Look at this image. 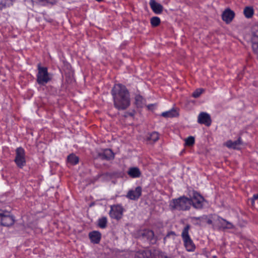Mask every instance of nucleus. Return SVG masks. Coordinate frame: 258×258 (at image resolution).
<instances>
[{"instance_id": "nucleus-39", "label": "nucleus", "mask_w": 258, "mask_h": 258, "mask_svg": "<svg viewBox=\"0 0 258 258\" xmlns=\"http://www.w3.org/2000/svg\"><path fill=\"white\" fill-rule=\"evenodd\" d=\"M96 1H97V2H101V1H102L103 0H96Z\"/></svg>"}, {"instance_id": "nucleus-1", "label": "nucleus", "mask_w": 258, "mask_h": 258, "mask_svg": "<svg viewBox=\"0 0 258 258\" xmlns=\"http://www.w3.org/2000/svg\"><path fill=\"white\" fill-rule=\"evenodd\" d=\"M111 94L115 108L124 110L130 106V94L124 85L120 84H115L111 90Z\"/></svg>"}, {"instance_id": "nucleus-21", "label": "nucleus", "mask_w": 258, "mask_h": 258, "mask_svg": "<svg viewBox=\"0 0 258 258\" xmlns=\"http://www.w3.org/2000/svg\"><path fill=\"white\" fill-rule=\"evenodd\" d=\"M127 173L133 178L139 177L141 175V172L138 167L130 168L127 171Z\"/></svg>"}, {"instance_id": "nucleus-28", "label": "nucleus", "mask_w": 258, "mask_h": 258, "mask_svg": "<svg viewBox=\"0 0 258 258\" xmlns=\"http://www.w3.org/2000/svg\"><path fill=\"white\" fill-rule=\"evenodd\" d=\"M160 23V19L158 17H153L151 19V24L153 27H157Z\"/></svg>"}, {"instance_id": "nucleus-31", "label": "nucleus", "mask_w": 258, "mask_h": 258, "mask_svg": "<svg viewBox=\"0 0 258 258\" xmlns=\"http://www.w3.org/2000/svg\"><path fill=\"white\" fill-rule=\"evenodd\" d=\"M175 234L174 232L171 231L169 232L166 236L164 238V242L166 243L168 241V238L171 237L172 239H173L175 238Z\"/></svg>"}, {"instance_id": "nucleus-30", "label": "nucleus", "mask_w": 258, "mask_h": 258, "mask_svg": "<svg viewBox=\"0 0 258 258\" xmlns=\"http://www.w3.org/2000/svg\"><path fill=\"white\" fill-rule=\"evenodd\" d=\"M204 91L203 89L199 88L196 90L192 93V96L194 98L199 97L201 94Z\"/></svg>"}, {"instance_id": "nucleus-27", "label": "nucleus", "mask_w": 258, "mask_h": 258, "mask_svg": "<svg viewBox=\"0 0 258 258\" xmlns=\"http://www.w3.org/2000/svg\"><path fill=\"white\" fill-rule=\"evenodd\" d=\"M107 222V218L105 217H102L98 220V226L101 228H104L106 227Z\"/></svg>"}, {"instance_id": "nucleus-24", "label": "nucleus", "mask_w": 258, "mask_h": 258, "mask_svg": "<svg viewBox=\"0 0 258 258\" xmlns=\"http://www.w3.org/2000/svg\"><path fill=\"white\" fill-rule=\"evenodd\" d=\"M79 157L74 154H71L68 157V162L72 165L77 164L79 162Z\"/></svg>"}, {"instance_id": "nucleus-11", "label": "nucleus", "mask_w": 258, "mask_h": 258, "mask_svg": "<svg viewBox=\"0 0 258 258\" xmlns=\"http://www.w3.org/2000/svg\"><path fill=\"white\" fill-rule=\"evenodd\" d=\"M142 194V187L138 186L135 190H130L127 194L126 197L132 200L138 199Z\"/></svg>"}, {"instance_id": "nucleus-37", "label": "nucleus", "mask_w": 258, "mask_h": 258, "mask_svg": "<svg viewBox=\"0 0 258 258\" xmlns=\"http://www.w3.org/2000/svg\"><path fill=\"white\" fill-rule=\"evenodd\" d=\"M6 7V5L3 3H0V10H2L3 8Z\"/></svg>"}, {"instance_id": "nucleus-18", "label": "nucleus", "mask_w": 258, "mask_h": 258, "mask_svg": "<svg viewBox=\"0 0 258 258\" xmlns=\"http://www.w3.org/2000/svg\"><path fill=\"white\" fill-rule=\"evenodd\" d=\"M89 236L92 243L98 244L100 241L101 235L99 232L94 231L89 233Z\"/></svg>"}, {"instance_id": "nucleus-3", "label": "nucleus", "mask_w": 258, "mask_h": 258, "mask_svg": "<svg viewBox=\"0 0 258 258\" xmlns=\"http://www.w3.org/2000/svg\"><path fill=\"white\" fill-rule=\"evenodd\" d=\"M189 229V225L188 224L186 225L182 232L181 237L184 243V247L186 250L190 252H193L195 250L196 247L188 234Z\"/></svg>"}, {"instance_id": "nucleus-17", "label": "nucleus", "mask_w": 258, "mask_h": 258, "mask_svg": "<svg viewBox=\"0 0 258 258\" xmlns=\"http://www.w3.org/2000/svg\"><path fill=\"white\" fill-rule=\"evenodd\" d=\"M217 217H218L213 215H210L208 216L204 215L202 218V223H207L208 224H212L213 222H214V224L213 225V228H215V222Z\"/></svg>"}, {"instance_id": "nucleus-36", "label": "nucleus", "mask_w": 258, "mask_h": 258, "mask_svg": "<svg viewBox=\"0 0 258 258\" xmlns=\"http://www.w3.org/2000/svg\"><path fill=\"white\" fill-rule=\"evenodd\" d=\"M202 216L201 217H193L192 219L194 220H198L201 223H202Z\"/></svg>"}, {"instance_id": "nucleus-32", "label": "nucleus", "mask_w": 258, "mask_h": 258, "mask_svg": "<svg viewBox=\"0 0 258 258\" xmlns=\"http://www.w3.org/2000/svg\"><path fill=\"white\" fill-rule=\"evenodd\" d=\"M154 255L155 256V258H167V256H165L163 253L162 252H160L158 251H155V253H154Z\"/></svg>"}, {"instance_id": "nucleus-14", "label": "nucleus", "mask_w": 258, "mask_h": 258, "mask_svg": "<svg viewBox=\"0 0 258 258\" xmlns=\"http://www.w3.org/2000/svg\"><path fill=\"white\" fill-rule=\"evenodd\" d=\"M149 5L152 11L156 14H160L163 10V7L155 0H150Z\"/></svg>"}, {"instance_id": "nucleus-16", "label": "nucleus", "mask_w": 258, "mask_h": 258, "mask_svg": "<svg viewBox=\"0 0 258 258\" xmlns=\"http://www.w3.org/2000/svg\"><path fill=\"white\" fill-rule=\"evenodd\" d=\"M98 156L102 159L108 160L114 158V154L111 150L106 149L102 152L99 153Z\"/></svg>"}, {"instance_id": "nucleus-22", "label": "nucleus", "mask_w": 258, "mask_h": 258, "mask_svg": "<svg viewBox=\"0 0 258 258\" xmlns=\"http://www.w3.org/2000/svg\"><path fill=\"white\" fill-rule=\"evenodd\" d=\"M135 103L138 107L142 108L146 104V100L142 96L138 95L135 97Z\"/></svg>"}, {"instance_id": "nucleus-7", "label": "nucleus", "mask_w": 258, "mask_h": 258, "mask_svg": "<svg viewBox=\"0 0 258 258\" xmlns=\"http://www.w3.org/2000/svg\"><path fill=\"white\" fill-rule=\"evenodd\" d=\"M215 227H217L219 229H233L234 227L231 222L218 217L215 222Z\"/></svg>"}, {"instance_id": "nucleus-8", "label": "nucleus", "mask_w": 258, "mask_h": 258, "mask_svg": "<svg viewBox=\"0 0 258 258\" xmlns=\"http://www.w3.org/2000/svg\"><path fill=\"white\" fill-rule=\"evenodd\" d=\"M190 199L192 201L191 205H192L195 208L201 209L203 207L204 199L199 193L194 192L192 198Z\"/></svg>"}, {"instance_id": "nucleus-13", "label": "nucleus", "mask_w": 258, "mask_h": 258, "mask_svg": "<svg viewBox=\"0 0 258 258\" xmlns=\"http://www.w3.org/2000/svg\"><path fill=\"white\" fill-rule=\"evenodd\" d=\"M235 16L234 12L229 9H226L223 13L222 19L226 23H229L233 19Z\"/></svg>"}, {"instance_id": "nucleus-26", "label": "nucleus", "mask_w": 258, "mask_h": 258, "mask_svg": "<svg viewBox=\"0 0 258 258\" xmlns=\"http://www.w3.org/2000/svg\"><path fill=\"white\" fill-rule=\"evenodd\" d=\"M148 140L152 141L153 142H156L159 139V135L157 132H153L147 137Z\"/></svg>"}, {"instance_id": "nucleus-25", "label": "nucleus", "mask_w": 258, "mask_h": 258, "mask_svg": "<svg viewBox=\"0 0 258 258\" xmlns=\"http://www.w3.org/2000/svg\"><path fill=\"white\" fill-rule=\"evenodd\" d=\"M244 14L246 18H250L253 15V10L251 7H246L244 10Z\"/></svg>"}, {"instance_id": "nucleus-19", "label": "nucleus", "mask_w": 258, "mask_h": 258, "mask_svg": "<svg viewBox=\"0 0 258 258\" xmlns=\"http://www.w3.org/2000/svg\"><path fill=\"white\" fill-rule=\"evenodd\" d=\"M242 144L241 140L240 138H239L238 139L235 141L232 142L231 140H229L227 141L225 145L228 148H231L233 149H238V146H239Z\"/></svg>"}, {"instance_id": "nucleus-12", "label": "nucleus", "mask_w": 258, "mask_h": 258, "mask_svg": "<svg viewBox=\"0 0 258 258\" xmlns=\"http://www.w3.org/2000/svg\"><path fill=\"white\" fill-rule=\"evenodd\" d=\"M251 43L252 50L258 58V30L252 33Z\"/></svg>"}, {"instance_id": "nucleus-38", "label": "nucleus", "mask_w": 258, "mask_h": 258, "mask_svg": "<svg viewBox=\"0 0 258 258\" xmlns=\"http://www.w3.org/2000/svg\"><path fill=\"white\" fill-rule=\"evenodd\" d=\"M152 106H153V105H152V104L149 105L148 106V109H151V108Z\"/></svg>"}, {"instance_id": "nucleus-2", "label": "nucleus", "mask_w": 258, "mask_h": 258, "mask_svg": "<svg viewBox=\"0 0 258 258\" xmlns=\"http://www.w3.org/2000/svg\"><path fill=\"white\" fill-rule=\"evenodd\" d=\"M191 202L190 199L183 196L172 200L170 204V206L173 210H187L189 209Z\"/></svg>"}, {"instance_id": "nucleus-15", "label": "nucleus", "mask_w": 258, "mask_h": 258, "mask_svg": "<svg viewBox=\"0 0 258 258\" xmlns=\"http://www.w3.org/2000/svg\"><path fill=\"white\" fill-rule=\"evenodd\" d=\"M141 235L143 238L146 239L152 244L155 242V240L154 239V233L152 230L148 229L144 230L142 232Z\"/></svg>"}, {"instance_id": "nucleus-5", "label": "nucleus", "mask_w": 258, "mask_h": 258, "mask_svg": "<svg viewBox=\"0 0 258 258\" xmlns=\"http://www.w3.org/2000/svg\"><path fill=\"white\" fill-rule=\"evenodd\" d=\"M15 162L17 165L21 168L25 165V153L23 148L19 147L16 149Z\"/></svg>"}, {"instance_id": "nucleus-33", "label": "nucleus", "mask_w": 258, "mask_h": 258, "mask_svg": "<svg viewBox=\"0 0 258 258\" xmlns=\"http://www.w3.org/2000/svg\"><path fill=\"white\" fill-rule=\"evenodd\" d=\"M136 111L134 110H133L131 111H127L125 112L124 114V116L125 117H127L128 116L133 117L135 114Z\"/></svg>"}, {"instance_id": "nucleus-20", "label": "nucleus", "mask_w": 258, "mask_h": 258, "mask_svg": "<svg viewBox=\"0 0 258 258\" xmlns=\"http://www.w3.org/2000/svg\"><path fill=\"white\" fill-rule=\"evenodd\" d=\"M135 258H153V252L151 251L142 250L137 251L135 254Z\"/></svg>"}, {"instance_id": "nucleus-10", "label": "nucleus", "mask_w": 258, "mask_h": 258, "mask_svg": "<svg viewBox=\"0 0 258 258\" xmlns=\"http://www.w3.org/2000/svg\"><path fill=\"white\" fill-rule=\"evenodd\" d=\"M14 220L13 217L9 215L7 212H4L2 215L1 224L5 226H10L14 224Z\"/></svg>"}, {"instance_id": "nucleus-29", "label": "nucleus", "mask_w": 258, "mask_h": 258, "mask_svg": "<svg viewBox=\"0 0 258 258\" xmlns=\"http://www.w3.org/2000/svg\"><path fill=\"white\" fill-rule=\"evenodd\" d=\"M195 143V138L192 136L188 137L185 139V146H191Z\"/></svg>"}, {"instance_id": "nucleus-4", "label": "nucleus", "mask_w": 258, "mask_h": 258, "mask_svg": "<svg viewBox=\"0 0 258 258\" xmlns=\"http://www.w3.org/2000/svg\"><path fill=\"white\" fill-rule=\"evenodd\" d=\"M38 74L37 75V82L41 85H44L50 80L46 67H41L40 64H38Z\"/></svg>"}, {"instance_id": "nucleus-9", "label": "nucleus", "mask_w": 258, "mask_h": 258, "mask_svg": "<svg viewBox=\"0 0 258 258\" xmlns=\"http://www.w3.org/2000/svg\"><path fill=\"white\" fill-rule=\"evenodd\" d=\"M198 121L199 123L204 124L208 126H210L212 123L210 115L205 112H202L199 114Z\"/></svg>"}, {"instance_id": "nucleus-6", "label": "nucleus", "mask_w": 258, "mask_h": 258, "mask_svg": "<svg viewBox=\"0 0 258 258\" xmlns=\"http://www.w3.org/2000/svg\"><path fill=\"white\" fill-rule=\"evenodd\" d=\"M123 211V209L119 205L111 206L109 215L113 219L119 220L122 217Z\"/></svg>"}, {"instance_id": "nucleus-34", "label": "nucleus", "mask_w": 258, "mask_h": 258, "mask_svg": "<svg viewBox=\"0 0 258 258\" xmlns=\"http://www.w3.org/2000/svg\"><path fill=\"white\" fill-rule=\"evenodd\" d=\"M257 199H258V194L254 195L253 196L252 198L251 199V202L252 205H253L254 201L256 200H257Z\"/></svg>"}, {"instance_id": "nucleus-35", "label": "nucleus", "mask_w": 258, "mask_h": 258, "mask_svg": "<svg viewBox=\"0 0 258 258\" xmlns=\"http://www.w3.org/2000/svg\"><path fill=\"white\" fill-rule=\"evenodd\" d=\"M103 175L104 176H109V177L111 178V177H112L113 176H114L115 175V173L107 172V173L104 174Z\"/></svg>"}, {"instance_id": "nucleus-23", "label": "nucleus", "mask_w": 258, "mask_h": 258, "mask_svg": "<svg viewBox=\"0 0 258 258\" xmlns=\"http://www.w3.org/2000/svg\"><path fill=\"white\" fill-rule=\"evenodd\" d=\"M161 115L165 118L173 117L178 115L177 111L175 109H171L169 111L162 113Z\"/></svg>"}]
</instances>
